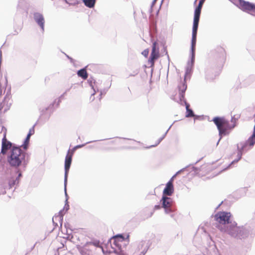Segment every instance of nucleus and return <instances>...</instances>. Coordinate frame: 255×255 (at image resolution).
I'll return each instance as SVG.
<instances>
[{
    "label": "nucleus",
    "mask_w": 255,
    "mask_h": 255,
    "mask_svg": "<svg viewBox=\"0 0 255 255\" xmlns=\"http://www.w3.org/2000/svg\"><path fill=\"white\" fill-rule=\"evenodd\" d=\"M162 208H164L166 214H169L175 212L176 210L173 200L169 197L162 196L160 200Z\"/></svg>",
    "instance_id": "nucleus-5"
},
{
    "label": "nucleus",
    "mask_w": 255,
    "mask_h": 255,
    "mask_svg": "<svg viewBox=\"0 0 255 255\" xmlns=\"http://www.w3.org/2000/svg\"><path fill=\"white\" fill-rule=\"evenodd\" d=\"M14 146H17L15 144H13L11 142L8 141L6 138V133L5 132L4 134L3 137L2 139V143H1V149L0 153L4 155L6 153L8 149H10L12 148Z\"/></svg>",
    "instance_id": "nucleus-11"
},
{
    "label": "nucleus",
    "mask_w": 255,
    "mask_h": 255,
    "mask_svg": "<svg viewBox=\"0 0 255 255\" xmlns=\"http://www.w3.org/2000/svg\"><path fill=\"white\" fill-rule=\"evenodd\" d=\"M138 73V71H136L135 73V74H137Z\"/></svg>",
    "instance_id": "nucleus-54"
},
{
    "label": "nucleus",
    "mask_w": 255,
    "mask_h": 255,
    "mask_svg": "<svg viewBox=\"0 0 255 255\" xmlns=\"http://www.w3.org/2000/svg\"><path fill=\"white\" fill-rule=\"evenodd\" d=\"M187 167H188V166H186V167H185V168H182V169H180V170H179L178 171H177V172H176V173L175 174V175L177 176L178 174H180V173H181L182 171H184V170H185V169Z\"/></svg>",
    "instance_id": "nucleus-41"
},
{
    "label": "nucleus",
    "mask_w": 255,
    "mask_h": 255,
    "mask_svg": "<svg viewBox=\"0 0 255 255\" xmlns=\"http://www.w3.org/2000/svg\"><path fill=\"white\" fill-rule=\"evenodd\" d=\"M192 67H193V66H191L190 65V62H188V63H187V67H186V71H185V77L186 75H188V74H190L191 73V72H192ZM184 81H185V83H186V78H185V77L184 78V81H183V82H181V83L178 85V86H179V85H180L182 83H184Z\"/></svg>",
    "instance_id": "nucleus-22"
},
{
    "label": "nucleus",
    "mask_w": 255,
    "mask_h": 255,
    "mask_svg": "<svg viewBox=\"0 0 255 255\" xmlns=\"http://www.w3.org/2000/svg\"><path fill=\"white\" fill-rule=\"evenodd\" d=\"M174 192V186L173 184L170 182H167L166 184L165 187L164 188L162 196H170Z\"/></svg>",
    "instance_id": "nucleus-16"
},
{
    "label": "nucleus",
    "mask_w": 255,
    "mask_h": 255,
    "mask_svg": "<svg viewBox=\"0 0 255 255\" xmlns=\"http://www.w3.org/2000/svg\"><path fill=\"white\" fill-rule=\"evenodd\" d=\"M238 120V118H236L235 117V116L232 117V118H231V123L233 124H236V121Z\"/></svg>",
    "instance_id": "nucleus-36"
},
{
    "label": "nucleus",
    "mask_w": 255,
    "mask_h": 255,
    "mask_svg": "<svg viewBox=\"0 0 255 255\" xmlns=\"http://www.w3.org/2000/svg\"><path fill=\"white\" fill-rule=\"evenodd\" d=\"M111 245L112 250L118 252H125L122 247L121 243L117 239L113 238L111 239Z\"/></svg>",
    "instance_id": "nucleus-15"
},
{
    "label": "nucleus",
    "mask_w": 255,
    "mask_h": 255,
    "mask_svg": "<svg viewBox=\"0 0 255 255\" xmlns=\"http://www.w3.org/2000/svg\"><path fill=\"white\" fill-rule=\"evenodd\" d=\"M205 0H200L198 3V5L196 7L194 13V18L199 19H200V16L201 14V9L203 6V5L205 2Z\"/></svg>",
    "instance_id": "nucleus-17"
},
{
    "label": "nucleus",
    "mask_w": 255,
    "mask_h": 255,
    "mask_svg": "<svg viewBox=\"0 0 255 255\" xmlns=\"http://www.w3.org/2000/svg\"><path fill=\"white\" fill-rule=\"evenodd\" d=\"M26 152L23 151L19 146H14L7 157V162L14 167H18L22 165L26 167L27 162L26 161Z\"/></svg>",
    "instance_id": "nucleus-1"
},
{
    "label": "nucleus",
    "mask_w": 255,
    "mask_h": 255,
    "mask_svg": "<svg viewBox=\"0 0 255 255\" xmlns=\"http://www.w3.org/2000/svg\"><path fill=\"white\" fill-rule=\"evenodd\" d=\"M231 213L230 212H220L216 214L215 216L216 220L220 224H222L219 227V229L221 230L222 228H224V226H229L230 227L232 222L230 223Z\"/></svg>",
    "instance_id": "nucleus-6"
},
{
    "label": "nucleus",
    "mask_w": 255,
    "mask_h": 255,
    "mask_svg": "<svg viewBox=\"0 0 255 255\" xmlns=\"http://www.w3.org/2000/svg\"><path fill=\"white\" fill-rule=\"evenodd\" d=\"M35 125H36V124H34L33 125V126L29 129V132L27 134L28 135L31 136L32 135H33L34 133V127H35Z\"/></svg>",
    "instance_id": "nucleus-34"
},
{
    "label": "nucleus",
    "mask_w": 255,
    "mask_h": 255,
    "mask_svg": "<svg viewBox=\"0 0 255 255\" xmlns=\"http://www.w3.org/2000/svg\"><path fill=\"white\" fill-rule=\"evenodd\" d=\"M113 238L117 239L120 242H123L125 240V237L122 234H118L113 237Z\"/></svg>",
    "instance_id": "nucleus-31"
},
{
    "label": "nucleus",
    "mask_w": 255,
    "mask_h": 255,
    "mask_svg": "<svg viewBox=\"0 0 255 255\" xmlns=\"http://www.w3.org/2000/svg\"><path fill=\"white\" fill-rule=\"evenodd\" d=\"M197 1V0H195L194 1V4H195L196 3Z\"/></svg>",
    "instance_id": "nucleus-51"
},
{
    "label": "nucleus",
    "mask_w": 255,
    "mask_h": 255,
    "mask_svg": "<svg viewBox=\"0 0 255 255\" xmlns=\"http://www.w3.org/2000/svg\"><path fill=\"white\" fill-rule=\"evenodd\" d=\"M221 231L230 235L231 236L237 239H245L247 238L250 234L251 229L249 227H237V223H231L230 227L229 226L222 228Z\"/></svg>",
    "instance_id": "nucleus-2"
},
{
    "label": "nucleus",
    "mask_w": 255,
    "mask_h": 255,
    "mask_svg": "<svg viewBox=\"0 0 255 255\" xmlns=\"http://www.w3.org/2000/svg\"><path fill=\"white\" fill-rule=\"evenodd\" d=\"M66 186H67V184H66V183L64 182V191H65V196H66V199H67V197H68V195H67V191H66Z\"/></svg>",
    "instance_id": "nucleus-42"
},
{
    "label": "nucleus",
    "mask_w": 255,
    "mask_h": 255,
    "mask_svg": "<svg viewBox=\"0 0 255 255\" xmlns=\"http://www.w3.org/2000/svg\"><path fill=\"white\" fill-rule=\"evenodd\" d=\"M109 255H127L125 252H118L114 250H110Z\"/></svg>",
    "instance_id": "nucleus-27"
},
{
    "label": "nucleus",
    "mask_w": 255,
    "mask_h": 255,
    "mask_svg": "<svg viewBox=\"0 0 255 255\" xmlns=\"http://www.w3.org/2000/svg\"><path fill=\"white\" fill-rule=\"evenodd\" d=\"M159 57V50L156 42H154L152 46L151 52L148 59V62L150 63L151 66L154 65L155 61Z\"/></svg>",
    "instance_id": "nucleus-10"
},
{
    "label": "nucleus",
    "mask_w": 255,
    "mask_h": 255,
    "mask_svg": "<svg viewBox=\"0 0 255 255\" xmlns=\"http://www.w3.org/2000/svg\"><path fill=\"white\" fill-rule=\"evenodd\" d=\"M161 207H162L161 206H160L159 205H155L154 209V210H158V209H160Z\"/></svg>",
    "instance_id": "nucleus-45"
},
{
    "label": "nucleus",
    "mask_w": 255,
    "mask_h": 255,
    "mask_svg": "<svg viewBox=\"0 0 255 255\" xmlns=\"http://www.w3.org/2000/svg\"><path fill=\"white\" fill-rule=\"evenodd\" d=\"M239 145L240 144H237V150H238V153H237V157L238 158L234 160L229 165V167L231 165L234 164L236 163H237L241 158L242 155L243 154L244 151L242 150L239 149Z\"/></svg>",
    "instance_id": "nucleus-18"
},
{
    "label": "nucleus",
    "mask_w": 255,
    "mask_h": 255,
    "mask_svg": "<svg viewBox=\"0 0 255 255\" xmlns=\"http://www.w3.org/2000/svg\"><path fill=\"white\" fill-rule=\"evenodd\" d=\"M73 152H70V150L69 149L67 155L65 157V164H64V170H65V183L67 184V179L69 171L71 166V164L72 160Z\"/></svg>",
    "instance_id": "nucleus-8"
},
{
    "label": "nucleus",
    "mask_w": 255,
    "mask_h": 255,
    "mask_svg": "<svg viewBox=\"0 0 255 255\" xmlns=\"http://www.w3.org/2000/svg\"><path fill=\"white\" fill-rule=\"evenodd\" d=\"M77 148H76V146H74V148L72 149L71 151H70V152H73V154L74 153L75 150H76Z\"/></svg>",
    "instance_id": "nucleus-47"
},
{
    "label": "nucleus",
    "mask_w": 255,
    "mask_h": 255,
    "mask_svg": "<svg viewBox=\"0 0 255 255\" xmlns=\"http://www.w3.org/2000/svg\"><path fill=\"white\" fill-rule=\"evenodd\" d=\"M77 75L79 77L82 78L84 80L87 79L88 75L86 71V67L83 68L77 71Z\"/></svg>",
    "instance_id": "nucleus-19"
},
{
    "label": "nucleus",
    "mask_w": 255,
    "mask_h": 255,
    "mask_svg": "<svg viewBox=\"0 0 255 255\" xmlns=\"http://www.w3.org/2000/svg\"><path fill=\"white\" fill-rule=\"evenodd\" d=\"M92 141H89V142H86L85 144H79V145H77L76 146V148H77V149L78 148H81L82 147H83L84 146H85V145H86V144H88L89 143H91L92 142Z\"/></svg>",
    "instance_id": "nucleus-35"
},
{
    "label": "nucleus",
    "mask_w": 255,
    "mask_h": 255,
    "mask_svg": "<svg viewBox=\"0 0 255 255\" xmlns=\"http://www.w3.org/2000/svg\"><path fill=\"white\" fill-rule=\"evenodd\" d=\"M19 179H20V178H18V177L17 176L16 177L15 179H14V180H15L16 182L17 183V184H18L19 182Z\"/></svg>",
    "instance_id": "nucleus-46"
},
{
    "label": "nucleus",
    "mask_w": 255,
    "mask_h": 255,
    "mask_svg": "<svg viewBox=\"0 0 255 255\" xmlns=\"http://www.w3.org/2000/svg\"><path fill=\"white\" fill-rule=\"evenodd\" d=\"M172 124L169 127V128H168V129L167 130V131L165 132V133L163 135V136H162V137H160L158 140L157 141L156 143H155V145H151L149 147H154L155 146H157L158 144H159V143L164 138V137H165L167 132L168 131V130L170 129V128H171V127H172Z\"/></svg>",
    "instance_id": "nucleus-25"
},
{
    "label": "nucleus",
    "mask_w": 255,
    "mask_h": 255,
    "mask_svg": "<svg viewBox=\"0 0 255 255\" xmlns=\"http://www.w3.org/2000/svg\"><path fill=\"white\" fill-rule=\"evenodd\" d=\"M146 245H149L148 243L145 241H142L140 242L138 246V249L139 250H143Z\"/></svg>",
    "instance_id": "nucleus-30"
},
{
    "label": "nucleus",
    "mask_w": 255,
    "mask_h": 255,
    "mask_svg": "<svg viewBox=\"0 0 255 255\" xmlns=\"http://www.w3.org/2000/svg\"><path fill=\"white\" fill-rule=\"evenodd\" d=\"M200 160V159H199V160H198L196 162L195 164H196L197 163H198V162H199V161Z\"/></svg>",
    "instance_id": "nucleus-52"
},
{
    "label": "nucleus",
    "mask_w": 255,
    "mask_h": 255,
    "mask_svg": "<svg viewBox=\"0 0 255 255\" xmlns=\"http://www.w3.org/2000/svg\"><path fill=\"white\" fill-rule=\"evenodd\" d=\"M30 136H31L29 135H28V134L27 135L23 144H22L21 146H20V147L22 146L23 147V148L25 150H26L27 149L28 145V143L29 142Z\"/></svg>",
    "instance_id": "nucleus-24"
},
{
    "label": "nucleus",
    "mask_w": 255,
    "mask_h": 255,
    "mask_svg": "<svg viewBox=\"0 0 255 255\" xmlns=\"http://www.w3.org/2000/svg\"><path fill=\"white\" fill-rule=\"evenodd\" d=\"M247 141L248 142L250 146H254L255 143V136H253V135H252V136H250Z\"/></svg>",
    "instance_id": "nucleus-29"
},
{
    "label": "nucleus",
    "mask_w": 255,
    "mask_h": 255,
    "mask_svg": "<svg viewBox=\"0 0 255 255\" xmlns=\"http://www.w3.org/2000/svg\"><path fill=\"white\" fill-rule=\"evenodd\" d=\"M176 176V175L175 174L168 181V182H171L172 184H173V180H174V178Z\"/></svg>",
    "instance_id": "nucleus-44"
},
{
    "label": "nucleus",
    "mask_w": 255,
    "mask_h": 255,
    "mask_svg": "<svg viewBox=\"0 0 255 255\" xmlns=\"http://www.w3.org/2000/svg\"><path fill=\"white\" fill-rule=\"evenodd\" d=\"M84 4L89 8H93L96 3V0H83Z\"/></svg>",
    "instance_id": "nucleus-20"
},
{
    "label": "nucleus",
    "mask_w": 255,
    "mask_h": 255,
    "mask_svg": "<svg viewBox=\"0 0 255 255\" xmlns=\"http://www.w3.org/2000/svg\"><path fill=\"white\" fill-rule=\"evenodd\" d=\"M33 18L36 23L40 26L42 32L44 31L45 20L43 15L39 12L33 13Z\"/></svg>",
    "instance_id": "nucleus-13"
},
{
    "label": "nucleus",
    "mask_w": 255,
    "mask_h": 255,
    "mask_svg": "<svg viewBox=\"0 0 255 255\" xmlns=\"http://www.w3.org/2000/svg\"><path fill=\"white\" fill-rule=\"evenodd\" d=\"M5 191H4L3 194H5Z\"/></svg>",
    "instance_id": "nucleus-56"
},
{
    "label": "nucleus",
    "mask_w": 255,
    "mask_h": 255,
    "mask_svg": "<svg viewBox=\"0 0 255 255\" xmlns=\"http://www.w3.org/2000/svg\"><path fill=\"white\" fill-rule=\"evenodd\" d=\"M11 102L10 101V96L7 94L4 97V100L2 103H0V112L5 113L9 109L11 106Z\"/></svg>",
    "instance_id": "nucleus-14"
},
{
    "label": "nucleus",
    "mask_w": 255,
    "mask_h": 255,
    "mask_svg": "<svg viewBox=\"0 0 255 255\" xmlns=\"http://www.w3.org/2000/svg\"><path fill=\"white\" fill-rule=\"evenodd\" d=\"M1 50L0 49V58H1Z\"/></svg>",
    "instance_id": "nucleus-49"
},
{
    "label": "nucleus",
    "mask_w": 255,
    "mask_h": 255,
    "mask_svg": "<svg viewBox=\"0 0 255 255\" xmlns=\"http://www.w3.org/2000/svg\"><path fill=\"white\" fill-rule=\"evenodd\" d=\"M88 81L90 82V86L92 87V88L93 89V86L92 85V81L90 82V80H88Z\"/></svg>",
    "instance_id": "nucleus-48"
},
{
    "label": "nucleus",
    "mask_w": 255,
    "mask_h": 255,
    "mask_svg": "<svg viewBox=\"0 0 255 255\" xmlns=\"http://www.w3.org/2000/svg\"><path fill=\"white\" fill-rule=\"evenodd\" d=\"M70 89V88H69V89H68L66 90V91L65 92V93H64L63 95H62L60 96V98H59V99H56V100L54 101V102H53L51 105H50V106H49V107L46 108L45 109V111L48 110V109L49 108H50L51 106H54V105L55 104H56V106H57V107H58V106H59V105L60 103L61 102L60 98H61L62 97H63L64 96V95H65V94H66L68 91H69Z\"/></svg>",
    "instance_id": "nucleus-21"
},
{
    "label": "nucleus",
    "mask_w": 255,
    "mask_h": 255,
    "mask_svg": "<svg viewBox=\"0 0 255 255\" xmlns=\"http://www.w3.org/2000/svg\"><path fill=\"white\" fill-rule=\"evenodd\" d=\"M65 56L70 60L71 63H74V60L73 58H72L71 57L69 56L68 55H67L66 53H64Z\"/></svg>",
    "instance_id": "nucleus-39"
},
{
    "label": "nucleus",
    "mask_w": 255,
    "mask_h": 255,
    "mask_svg": "<svg viewBox=\"0 0 255 255\" xmlns=\"http://www.w3.org/2000/svg\"><path fill=\"white\" fill-rule=\"evenodd\" d=\"M149 51L147 49L144 50L142 52V54L144 55L145 57H147L148 55Z\"/></svg>",
    "instance_id": "nucleus-37"
},
{
    "label": "nucleus",
    "mask_w": 255,
    "mask_h": 255,
    "mask_svg": "<svg viewBox=\"0 0 255 255\" xmlns=\"http://www.w3.org/2000/svg\"><path fill=\"white\" fill-rule=\"evenodd\" d=\"M179 90V98L180 100V104L181 105H185L186 110V117L191 118L195 117L196 118L197 116L194 115L193 110L189 108L190 105L186 102L185 99V93L187 89V84H186L185 81L182 83L180 85L178 86Z\"/></svg>",
    "instance_id": "nucleus-4"
},
{
    "label": "nucleus",
    "mask_w": 255,
    "mask_h": 255,
    "mask_svg": "<svg viewBox=\"0 0 255 255\" xmlns=\"http://www.w3.org/2000/svg\"><path fill=\"white\" fill-rule=\"evenodd\" d=\"M149 248V245H146L144 248L142 250L141 252L140 253L139 255H145V254L147 252L148 249Z\"/></svg>",
    "instance_id": "nucleus-32"
},
{
    "label": "nucleus",
    "mask_w": 255,
    "mask_h": 255,
    "mask_svg": "<svg viewBox=\"0 0 255 255\" xmlns=\"http://www.w3.org/2000/svg\"><path fill=\"white\" fill-rule=\"evenodd\" d=\"M213 121L219 130L220 138L217 143V145H218L222 137L228 134L229 133V130L233 129L236 126V124H233L231 125L229 121L226 120L224 118L218 117H215Z\"/></svg>",
    "instance_id": "nucleus-3"
},
{
    "label": "nucleus",
    "mask_w": 255,
    "mask_h": 255,
    "mask_svg": "<svg viewBox=\"0 0 255 255\" xmlns=\"http://www.w3.org/2000/svg\"><path fill=\"white\" fill-rule=\"evenodd\" d=\"M94 95H95V93H93V94L92 95V96H94Z\"/></svg>",
    "instance_id": "nucleus-55"
},
{
    "label": "nucleus",
    "mask_w": 255,
    "mask_h": 255,
    "mask_svg": "<svg viewBox=\"0 0 255 255\" xmlns=\"http://www.w3.org/2000/svg\"><path fill=\"white\" fill-rule=\"evenodd\" d=\"M222 203H223V202H222L220 204H219L218 206L217 207V208L220 206V205L222 204Z\"/></svg>",
    "instance_id": "nucleus-50"
},
{
    "label": "nucleus",
    "mask_w": 255,
    "mask_h": 255,
    "mask_svg": "<svg viewBox=\"0 0 255 255\" xmlns=\"http://www.w3.org/2000/svg\"><path fill=\"white\" fill-rule=\"evenodd\" d=\"M90 244L93 245L95 247H99V242L90 243Z\"/></svg>",
    "instance_id": "nucleus-43"
},
{
    "label": "nucleus",
    "mask_w": 255,
    "mask_h": 255,
    "mask_svg": "<svg viewBox=\"0 0 255 255\" xmlns=\"http://www.w3.org/2000/svg\"><path fill=\"white\" fill-rule=\"evenodd\" d=\"M195 49H191V61L189 62L190 65L193 66L195 61Z\"/></svg>",
    "instance_id": "nucleus-26"
},
{
    "label": "nucleus",
    "mask_w": 255,
    "mask_h": 255,
    "mask_svg": "<svg viewBox=\"0 0 255 255\" xmlns=\"http://www.w3.org/2000/svg\"><path fill=\"white\" fill-rule=\"evenodd\" d=\"M238 144H240L239 149L242 150L244 151L248 150L249 148L247 147L248 146H250L247 141H246L245 142H241Z\"/></svg>",
    "instance_id": "nucleus-23"
},
{
    "label": "nucleus",
    "mask_w": 255,
    "mask_h": 255,
    "mask_svg": "<svg viewBox=\"0 0 255 255\" xmlns=\"http://www.w3.org/2000/svg\"><path fill=\"white\" fill-rule=\"evenodd\" d=\"M18 184H17L15 180H14L13 178H11L8 181V189H10L14 187L15 185H17Z\"/></svg>",
    "instance_id": "nucleus-28"
},
{
    "label": "nucleus",
    "mask_w": 255,
    "mask_h": 255,
    "mask_svg": "<svg viewBox=\"0 0 255 255\" xmlns=\"http://www.w3.org/2000/svg\"><path fill=\"white\" fill-rule=\"evenodd\" d=\"M66 2H67V0H64Z\"/></svg>",
    "instance_id": "nucleus-57"
},
{
    "label": "nucleus",
    "mask_w": 255,
    "mask_h": 255,
    "mask_svg": "<svg viewBox=\"0 0 255 255\" xmlns=\"http://www.w3.org/2000/svg\"><path fill=\"white\" fill-rule=\"evenodd\" d=\"M156 0H153L152 2L151 5V7H150V10H149V11H150V13H151L152 12V6L154 5V4L156 2Z\"/></svg>",
    "instance_id": "nucleus-38"
},
{
    "label": "nucleus",
    "mask_w": 255,
    "mask_h": 255,
    "mask_svg": "<svg viewBox=\"0 0 255 255\" xmlns=\"http://www.w3.org/2000/svg\"><path fill=\"white\" fill-rule=\"evenodd\" d=\"M239 7L244 11H252L255 12V4L244 0H239Z\"/></svg>",
    "instance_id": "nucleus-12"
},
{
    "label": "nucleus",
    "mask_w": 255,
    "mask_h": 255,
    "mask_svg": "<svg viewBox=\"0 0 255 255\" xmlns=\"http://www.w3.org/2000/svg\"><path fill=\"white\" fill-rule=\"evenodd\" d=\"M17 173H18V175H17V177L18 178H20L22 176V173L21 171H19V170L18 169H16V171Z\"/></svg>",
    "instance_id": "nucleus-40"
},
{
    "label": "nucleus",
    "mask_w": 255,
    "mask_h": 255,
    "mask_svg": "<svg viewBox=\"0 0 255 255\" xmlns=\"http://www.w3.org/2000/svg\"><path fill=\"white\" fill-rule=\"evenodd\" d=\"M167 58H168V60H169V57L168 55H167Z\"/></svg>",
    "instance_id": "nucleus-53"
},
{
    "label": "nucleus",
    "mask_w": 255,
    "mask_h": 255,
    "mask_svg": "<svg viewBox=\"0 0 255 255\" xmlns=\"http://www.w3.org/2000/svg\"><path fill=\"white\" fill-rule=\"evenodd\" d=\"M149 248V245H146L144 248L142 250L141 252L140 253L139 255H145V254L147 252L148 249Z\"/></svg>",
    "instance_id": "nucleus-33"
},
{
    "label": "nucleus",
    "mask_w": 255,
    "mask_h": 255,
    "mask_svg": "<svg viewBox=\"0 0 255 255\" xmlns=\"http://www.w3.org/2000/svg\"><path fill=\"white\" fill-rule=\"evenodd\" d=\"M65 206L63 210H60L58 213V215H55L52 218V222L55 227L58 226V224L55 222V221H58L60 223V227L62 225V221L63 215L69 209V206L68 204V198L66 199Z\"/></svg>",
    "instance_id": "nucleus-7"
},
{
    "label": "nucleus",
    "mask_w": 255,
    "mask_h": 255,
    "mask_svg": "<svg viewBox=\"0 0 255 255\" xmlns=\"http://www.w3.org/2000/svg\"><path fill=\"white\" fill-rule=\"evenodd\" d=\"M199 20L200 19L196 18H194L193 19L191 49H195L197 30L198 28Z\"/></svg>",
    "instance_id": "nucleus-9"
}]
</instances>
